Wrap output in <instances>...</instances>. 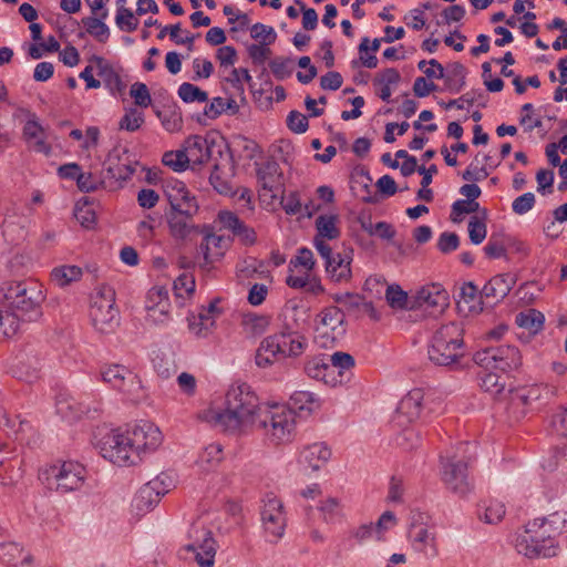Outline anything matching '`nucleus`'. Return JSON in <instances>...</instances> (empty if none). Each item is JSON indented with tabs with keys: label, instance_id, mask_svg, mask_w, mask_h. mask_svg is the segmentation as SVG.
I'll list each match as a JSON object with an SVG mask.
<instances>
[{
	"label": "nucleus",
	"instance_id": "obj_50",
	"mask_svg": "<svg viewBox=\"0 0 567 567\" xmlns=\"http://www.w3.org/2000/svg\"><path fill=\"white\" fill-rule=\"evenodd\" d=\"M178 96L185 103L206 102L208 100L207 92L188 82H185L179 85Z\"/></svg>",
	"mask_w": 567,
	"mask_h": 567
},
{
	"label": "nucleus",
	"instance_id": "obj_26",
	"mask_svg": "<svg viewBox=\"0 0 567 567\" xmlns=\"http://www.w3.org/2000/svg\"><path fill=\"white\" fill-rule=\"evenodd\" d=\"M106 177L114 181H127L135 173V168L128 163H121V151L114 147L104 162Z\"/></svg>",
	"mask_w": 567,
	"mask_h": 567
},
{
	"label": "nucleus",
	"instance_id": "obj_41",
	"mask_svg": "<svg viewBox=\"0 0 567 567\" xmlns=\"http://www.w3.org/2000/svg\"><path fill=\"white\" fill-rule=\"evenodd\" d=\"M305 372L312 379L323 380L328 383L330 375L326 354L316 355L309 359L305 364Z\"/></svg>",
	"mask_w": 567,
	"mask_h": 567
},
{
	"label": "nucleus",
	"instance_id": "obj_19",
	"mask_svg": "<svg viewBox=\"0 0 567 567\" xmlns=\"http://www.w3.org/2000/svg\"><path fill=\"white\" fill-rule=\"evenodd\" d=\"M424 409V392L413 389L405 394L396 408L395 421L403 426L417 420Z\"/></svg>",
	"mask_w": 567,
	"mask_h": 567
},
{
	"label": "nucleus",
	"instance_id": "obj_45",
	"mask_svg": "<svg viewBox=\"0 0 567 567\" xmlns=\"http://www.w3.org/2000/svg\"><path fill=\"white\" fill-rule=\"evenodd\" d=\"M505 379L495 372H484L480 377V386L483 391L493 395L499 394L505 389Z\"/></svg>",
	"mask_w": 567,
	"mask_h": 567
},
{
	"label": "nucleus",
	"instance_id": "obj_7",
	"mask_svg": "<svg viewBox=\"0 0 567 567\" xmlns=\"http://www.w3.org/2000/svg\"><path fill=\"white\" fill-rule=\"evenodd\" d=\"M275 445L290 443L296 433V414L285 405L265 408L256 423Z\"/></svg>",
	"mask_w": 567,
	"mask_h": 567
},
{
	"label": "nucleus",
	"instance_id": "obj_11",
	"mask_svg": "<svg viewBox=\"0 0 567 567\" xmlns=\"http://www.w3.org/2000/svg\"><path fill=\"white\" fill-rule=\"evenodd\" d=\"M467 461L457 458L456 454L441 456V480L446 488L460 497L473 491V482L467 473Z\"/></svg>",
	"mask_w": 567,
	"mask_h": 567
},
{
	"label": "nucleus",
	"instance_id": "obj_5",
	"mask_svg": "<svg viewBox=\"0 0 567 567\" xmlns=\"http://www.w3.org/2000/svg\"><path fill=\"white\" fill-rule=\"evenodd\" d=\"M545 518H535L525 525L524 533L515 542L517 551L528 558H550L557 555L558 544Z\"/></svg>",
	"mask_w": 567,
	"mask_h": 567
},
{
	"label": "nucleus",
	"instance_id": "obj_43",
	"mask_svg": "<svg viewBox=\"0 0 567 567\" xmlns=\"http://www.w3.org/2000/svg\"><path fill=\"white\" fill-rule=\"evenodd\" d=\"M320 322L331 329L332 331L338 330V328L344 324V312L341 308L337 306L326 307L319 313Z\"/></svg>",
	"mask_w": 567,
	"mask_h": 567
},
{
	"label": "nucleus",
	"instance_id": "obj_58",
	"mask_svg": "<svg viewBox=\"0 0 567 567\" xmlns=\"http://www.w3.org/2000/svg\"><path fill=\"white\" fill-rule=\"evenodd\" d=\"M486 224L474 216L468 221V236L474 245H480L486 238Z\"/></svg>",
	"mask_w": 567,
	"mask_h": 567
},
{
	"label": "nucleus",
	"instance_id": "obj_49",
	"mask_svg": "<svg viewBox=\"0 0 567 567\" xmlns=\"http://www.w3.org/2000/svg\"><path fill=\"white\" fill-rule=\"evenodd\" d=\"M74 217L85 228H92L96 223V214L94 208L85 200L78 202L74 208Z\"/></svg>",
	"mask_w": 567,
	"mask_h": 567
},
{
	"label": "nucleus",
	"instance_id": "obj_55",
	"mask_svg": "<svg viewBox=\"0 0 567 567\" xmlns=\"http://www.w3.org/2000/svg\"><path fill=\"white\" fill-rule=\"evenodd\" d=\"M218 221L223 226V228L229 230L233 233L234 236H236L241 227L245 225V223L239 219V217L230 212V210H220L218 213Z\"/></svg>",
	"mask_w": 567,
	"mask_h": 567
},
{
	"label": "nucleus",
	"instance_id": "obj_2",
	"mask_svg": "<svg viewBox=\"0 0 567 567\" xmlns=\"http://www.w3.org/2000/svg\"><path fill=\"white\" fill-rule=\"evenodd\" d=\"M250 385H231L225 395V409L213 416L214 425L229 433H241L255 425L262 412Z\"/></svg>",
	"mask_w": 567,
	"mask_h": 567
},
{
	"label": "nucleus",
	"instance_id": "obj_59",
	"mask_svg": "<svg viewBox=\"0 0 567 567\" xmlns=\"http://www.w3.org/2000/svg\"><path fill=\"white\" fill-rule=\"evenodd\" d=\"M115 23L121 31L133 32L138 27V19L131 9H127L122 10V13H116Z\"/></svg>",
	"mask_w": 567,
	"mask_h": 567
},
{
	"label": "nucleus",
	"instance_id": "obj_33",
	"mask_svg": "<svg viewBox=\"0 0 567 567\" xmlns=\"http://www.w3.org/2000/svg\"><path fill=\"white\" fill-rule=\"evenodd\" d=\"M318 511L327 524H339L344 518V507L339 498L327 497L320 501Z\"/></svg>",
	"mask_w": 567,
	"mask_h": 567
},
{
	"label": "nucleus",
	"instance_id": "obj_20",
	"mask_svg": "<svg viewBox=\"0 0 567 567\" xmlns=\"http://www.w3.org/2000/svg\"><path fill=\"white\" fill-rule=\"evenodd\" d=\"M515 284L516 279L511 274L496 275L484 285L481 298H484L485 305L495 306L509 293Z\"/></svg>",
	"mask_w": 567,
	"mask_h": 567
},
{
	"label": "nucleus",
	"instance_id": "obj_52",
	"mask_svg": "<svg viewBox=\"0 0 567 567\" xmlns=\"http://www.w3.org/2000/svg\"><path fill=\"white\" fill-rule=\"evenodd\" d=\"M209 182L214 189L223 195H228L231 193V186L229 182L223 176L221 165L216 161H214V167L209 176Z\"/></svg>",
	"mask_w": 567,
	"mask_h": 567
},
{
	"label": "nucleus",
	"instance_id": "obj_14",
	"mask_svg": "<svg viewBox=\"0 0 567 567\" xmlns=\"http://www.w3.org/2000/svg\"><path fill=\"white\" fill-rule=\"evenodd\" d=\"M192 540L185 548L195 554L199 567H213L216 555V542L212 532L205 526L194 524L188 533Z\"/></svg>",
	"mask_w": 567,
	"mask_h": 567
},
{
	"label": "nucleus",
	"instance_id": "obj_54",
	"mask_svg": "<svg viewBox=\"0 0 567 567\" xmlns=\"http://www.w3.org/2000/svg\"><path fill=\"white\" fill-rule=\"evenodd\" d=\"M130 95L140 107H148L152 103L150 90L145 83L135 82L132 84Z\"/></svg>",
	"mask_w": 567,
	"mask_h": 567
},
{
	"label": "nucleus",
	"instance_id": "obj_12",
	"mask_svg": "<svg viewBox=\"0 0 567 567\" xmlns=\"http://www.w3.org/2000/svg\"><path fill=\"white\" fill-rule=\"evenodd\" d=\"M260 519L267 540L277 543L285 534L287 519L282 502L272 494L262 499Z\"/></svg>",
	"mask_w": 567,
	"mask_h": 567
},
{
	"label": "nucleus",
	"instance_id": "obj_34",
	"mask_svg": "<svg viewBox=\"0 0 567 567\" xmlns=\"http://www.w3.org/2000/svg\"><path fill=\"white\" fill-rule=\"evenodd\" d=\"M161 498L158 492H155L148 484H144L133 499V507L137 514H145L152 511L159 503Z\"/></svg>",
	"mask_w": 567,
	"mask_h": 567
},
{
	"label": "nucleus",
	"instance_id": "obj_8",
	"mask_svg": "<svg viewBox=\"0 0 567 567\" xmlns=\"http://www.w3.org/2000/svg\"><path fill=\"white\" fill-rule=\"evenodd\" d=\"M115 293L111 288L96 291L91 298L90 318L94 329L112 333L120 324V312L115 307Z\"/></svg>",
	"mask_w": 567,
	"mask_h": 567
},
{
	"label": "nucleus",
	"instance_id": "obj_44",
	"mask_svg": "<svg viewBox=\"0 0 567 567\" xmlns=\"http://www.w3.org/2000/svg\"><path fill=\"white\" fill-rule=\"evenodd\" d=\"M243 326L245 332L250 337L262 334L268 326L269 318L266 316H258L255 313H248L243 318Z\"/></svg>",
	"mask_w": 567,
	"mask_h": 567
},
{
	"label": "nucleus",
	"instance_id": "obj_6",
	"mask_svg": "<svg viewBox=\"0 0 567 567\" xmlns=\"http://www.w3.org/2000/svg\"><path fill=\"white\" fill-rule=\"evenodd\" d=\"M307 346L306 338L293 331H282L266 337L259 344L255 362L259 368L266 369L275 362L287 357L300 355Z\"/></svg>",
	"mask_w": 567,
	"mask_h": 567
},
{
	"label": "nucleus",
	"instance_id": "obj_15",
	"mask_svg": "<svg viewBox=\"0 0 567 567\" xmlns=\"http://www.w3.org/2000/svg\"><path fill=\"white\" fill-rule=\"evenodd\" d=\"M85 467L73 461L63 462L60 465H52L49 470L56 491L69 493L79 489L84 483Z\"/></svg>",
	"mask_w": 567,
	"mask_h": 567
},
{
	"label": "nucleus",
	"instance_id": "obj_9",
	"mask_svg": "<svg viewBox=\"0 0 567 567\" xmlns=\"http://www.w3.org/2000/svg\"><path fill=\"white\" fill-rule=\"evenodd\" d=\"M473 360L486 370L508 374L522 364L519 350L514 346H497L481 349L474 353Z\"/></svg>",
	"mask_w": 567,
	"mask_h": 567
},
{
	"label": "nucleus",
	"instance_id": "obj_60",
	"mask_svg": "<svg viewBox=\"0 0 567 567\" xmlns=\"http://www.w3.org/2000/svg\"><path fill=\"white\" fill-rule=\"evenodd\" d=\"M291 60L288 58H275L270 61L269 68L274 74V76L277 80H285L286 78L290 76L291 69H290Z\"/></svg>",
	"mask_w": 567,
	"mask_h": 567
},
{
	"label": "nucleus",
	"instance_id": "obj_39",
	"mask_svg": "<svg viewBox=\"0 0 567 567\" xmlns=\"http://www.w3.org/2000/svg\"><path fill=\"white\" fill-rule=\"evenodd\" d=\"M330 375L338 372L342 377L346 372L354 367V359L351 354L346 352H334L333 354H326Z\"/></svg>",
	"mask_w": 567,
	"mask_h": 567
},
{
	"label": "nucleus",
	"instance_id": "obj_47",
	"mask_svg": "<svg viewBox=\"0 0 567 567\" xmlns=\"http://www.w3.org/2000/svg\"><path fill=\"white\" fill-rule=\"evenodd\" d=\"M480 209V203L473 199H457L451 207V220L461 223L463 215L476 213Z\"/></svg>",
	"mask_w": 567,
	"mask_h": 567
},
{
	"label": "nucleus",
	"instance_id": "obj_21",
	"mask_svg": "<svg viewBox=\"0 0 567 567\" xmlns=\"http://www.w3.org/2000/svg\"><path fill=\"white\" fill-rule=\"evenodd\" d=\"M330 457V447L324 442H317L300 451L298 463L306 472H317L328 463Z\"/></svg>",
	"mask_w": 567,
	"mask_h": 567
},
{
	"label": "nucleus",
	"instance_id": "obj_31",
	"mask_svg": "<svg viewBox=\"0 0 567 567\" xmlns=\"http://www.w3.org/2000/svg\"><path fill=\"white\" fill-rule=\"evenodd\" d=\"M351 257L336 254L332 259L328 260L326 271L336 282L347 281L351 278Z\"/></svg>",
	"mask_w": 567,
	"mask_h": 567
},
{
	"label": "nucleus",
	"instance_id": "obj_61",
	"mask_svg": "<svg viewBox=\"0 0 567 567\" xmlns=\"http://www.w3.org/2000/svg\"><path fill=\"white\" fill-rule=\"evenodd\" d=\"M553 533L558 536L567 529V509L557 511L544 517Z\"/></svg>",
	"mask_w": 567,
	"mask_h": 567
},
{
	"label": "nucleus",
	"instance_id": "obj_22",
	"mask_svg": "<svg viewBox=\"0 0 567 567\" xmlns=\"http://www.w3.org/2000/svg\"><path fill=\"white\" fill-rule=\"evenodd\" d=\"M55 408L61 417L73 422L82 419L83 416L94 417V414L100 411V403H96L94 406H90L87 403L78 401L72 396H61L58 399Z\"/></svg>",
	"mask_w": 567,
	"mask_h": 567
},
{
	"label": "nucleus",
	"instance_id": "obj_56",
	"mask_svg": "<svg viewBox=\"0 0 567 567\" xmlns=\"http://www.w3.org/2000/svg\"><path fill=\"white\" fill-rule=\"evenodd\" d=\"M483 97L484 92L482 90H472L470 92H466L456 100H451L447 104H445V107H456L458 110H464L465 107L473 105Z\"/></svg>",
	"mask_w": 567,
	"mask_h": 567
},
{
	"label": "nucleus",
	"instance_id": "obj_40",
	"mask_svg": "<svg viewBox=\"0 0 567 567\" xmlns=\"http://www.w3.org/2000/svg\"><path fill=\"white\" fill-rule=\"evenodd\" d=\"M385 299L391 308L414 309V298L410 299L408 293L398 285L389 286L385 291Z\"/></svg>",
	"mask_w": 567,
	"mask_h": 567
},
{
	"label": "nucleus",
	"instance_id": "obj_37",
	"mask_svg": "<svg viewBox=\"0 0 567 567\" xmlns=\"http://www.w3.org/2000/svg\"><path fill=\"white\" fill-rule=\"evenodd\" d=\"M106 16L107 12H103L101 18L87 17L82 19L86 32L101 43H105L110 38V29L103 21Z\"/></svg>",
	"mask_w": 567,
	"mask_h": 567
},
{
	"label": "nucleus",
	"instance_id": "obj_53",
	"mask_svg": "<svg viewBox=\"0 0 567 567\" xmlns=\"http://www.w3.org/2000/svg\"><path fill=\"white\" fill-rule=\"evenodd\" d=\"M250 35L255 40H260L261 44L269 45L277 39V33L272 27L257 22L250 29Z\"/></svg>",
	"mask_w": 567,
	"mask_h": 567
},
{
	"label": "nucleus",
	"instance_id": "obj_13",
	"mask_svg": "<svg viewBox=\"0 0 567 567\" xmlns=\"http://www.w3.org/2000/svg\"><path fill=\"white\" fill-rule=\"evenodd\" d=\"M225 150L228 151L227 146L217 143L215 138L193 135L185 141L184 151L187 154L189 162H193L194 164H203L209 159L216 161L215 154L220 158L225 157V161L229 164L231 162V155L229 153L224 155Z\"/></svg>",
	"mask_w": 567,
	"mask_h": 567
},
{
	"label": "nucleus",
	"instance_id": "obj_51",
	"mask_svg": "<svg viewBox=\"0 0 567 567\" xmlns=\"http://www.w3.org/2000/svg\"><path fill=\"white\" fill-rule=\"evenodd\" d=\"M162 162L175 172H183L187 168L189 158L185 151H169L164 153Z\"/></svg>",
	"mask_w": 567,
	"mask_h": 567
},
{
	"label": "nucleus",
	"instance_id": "obj_29",
	"mask_svg": "<svg viewBox=\"0 0 567 567\" xmlns=\"http://www.w3.org/2000/svg\"><path fill=\"white\" fill-rule=\"evenodd\" d=\"M23 135L33 151L49 155L51 146L44 141V130L35 118H29L23 127Z\"/></svg>",
	"mask_w": 567,
	"mask_h": 567
},
{
	"label": "nucleus",
	"instance_id": "obj_4",
	"mask_svg": "<svg viewBox=\"0 0 567 567\" xmlns=\"http://www.w3.org/2000/svg\"><path fill=\"white\" fill-rule=\"evenodd\" d=\"M464 352L463 330L455 322L441 326L434 332L427 349L431 362L449 368L457 365Z\"/></svg>",
	"mask_w": 567,
	"mask_h": 567
},
{
	"label": "nucleus",
	"instance_id": "obj_42",
	"mask_svg": "<svg viewBox=\"0 0 567 567\" xmlns=\"http://www.w3.org/2000/svg\"><path fill=\"white\" fill-rule=\"evenodd\" d=\"M82 274V269L78 266H61L52 270L51 279L56 286L65 287L72 281L79 280Z\"/></svg>",
	"mask_w": 567,
	"mask_h": 567
},
{
	"label": "nucleus",
	"instance_id": "obj_63",
	"mask_svg": "<svg viewBox=\"0 0 567 567\" xmlns=\"http://www.w3.org/2000/svg\"><path fill=\"white\" fill-rule=\"evenodd\" d=\"M484 252L488 258L497 259L506 255V245L504 239L492 235L484 247Z\"/></svg>",
	"mask_w": 567,
	"mask_h": 567
},
{
	"label": "nucleus",
	"instance_id": "obj_10",
	"mask_svg": "<svg viewBox=\"0 0 567 567\" xmlns=\"http://www.w3.org/2000/svg\"><path fill=\"white\" fill-rule=\"evenodd\" d=\"M101 377L105 383L122 392L132 402H137L144 396L140 378L125 365H105L101 369Z\"/></svg>",
	"mask_w": 567,
	"mask_h": 567
},
{
	"label": "nucleus",
	"instance_id": "obj_16",
	"mask_svg": "<svg viewBox=\"0 0 567 567\" xmlns=\"http://www.w3.org/2000/svg\"><path fill=\"white\" fill-rule=\"evenodd\" d=\"M256 174L260 185V195L271 199L282 195L285 182L282 171L274 158H268L261 164L256 163Z\"/></svg>",
	"mask_w": 567,
	"mask_h": 567
},
{
	"label": "nucleus",
	"instance_id": "obj_46",
	"mask_svg": "<svg viewBox=\"0 0 567 567\" xmlns=\"http://www.w3.org/2000/svg\"><path fill=\"white\" fill-rule=\"evenodd\" d=\"M21 318L13 310H0V337H12L19 329Z\"/></svg>",
	"mask_w": 567,
	"mask_h": 567
},
{
	"label": "nucleus",
	"instance_id": "obj_35",
	"mask_svg": "<svg viewBox=\"0 0 567 567\" xmlns=\"http://www.w3.org/2000/svg\"><path fill=\"white\" fill-rule=\"evenodd\" d=\"M467 71L461 62H453L447 65V72H444V80L447 90L452 93H458L463 90L466 82Z\"/></svg>",
	"mask_w": 567,
	"mask_h": 567
},
{
	"label": "nucleus",
	"instance_id": "obj_38",
	"mask_svg": "<svg viewBox=\"0 0 567 567\" xmlns=\"http://www.w3.org/2000/svg\"><path fill=\"white\" fill-rule=\"evenodd\" d=\"M544 322V315L536 309H528L527 311L519 312L516 316L517 326L534 333L543 329Z\"/></svg>",
	"mask_w": 567,
	"mask_h": 567
},
{
	"label": "nucleus",
	"instance_id": "obj_64",
	"mask_svg": "<svg viewBox=\"0 0 567 567\" xmlns=\"http://www.w3.org/2000/svg\"><path fill=\"white\" fill-rule=\"evenodd\" d=\"M287 126L297 134L305 133L309 127L308 117L298 111H291L287 116Z\"/></svg>",
	"mask_w": 567,
	"mask_h": 567
},
{
	"label": "nucleus",
	"instance_id": "obj_28",
	"mask_svg": "<svg viewBox=\"0 0 567 567\" xmlns=\"http://www.w3.org/2000/svg\"><path fill=\"white\" fill-rule=\"evenodd\" d=\"M0 560L9 567L30 564L32 555L27 553L23 546L17 542H3L0 544Z\"/></svg>",
	"mask_w": 567,
	"mask_h": 567
},
{
	"label": "nucleus",
	"instance_id": "obj_57",
	"mask_svg": "<svg viewBox=\"0 0 567 567\" xmlns=\"http://www.w3.org/2000/svg\"><path fill=\"white\" fill-rule=\"evenodd\" d=\"M144 123V116L135 109H130L120 121V128L128 132L137 131Z\"/></svg>",
	"mask_w": 567,
	"mask_h": 567
},
{
	"label": "nucleus",
	"instance_id": "obj_62",
	"mask_svg": "<svg viewBox=\"0 0 567 567\" xmlns=\"http://www.w3.org/2000/svg\"><path fill=\"white\" fill-rule=\"evenodd\" d=\"M536 198L530 192L524 193L512 203V209L517 215H524L533 209Z\"/></svg>",
	"mask_w": 567,
	"mask_h": 567
},
{
	"label": "nucleus",
	"instance_id": "obj_36",
	"mask_svg": "<svg viewBox=\"0 0 567 567\" xmlns=\"http://www.w3.org/2000/svg\"><path fill=\"white\" fill-rule=\"evenodd\" d=\"M317 235L315 238L333 240L340 236V229L337 227V217L334 215H320L316 219Z\"/></svg>",
	"mask_w": 567,
	"mask_h": 567
},
{
	"label": "nucleus",
	"instance_id": "obj_25",
	"mask_svg": "<svg viewBox=\"0 0 567 567\" xmlns=\"http://www.w3.org/2000/svg\"><path fill=\"white\" fill-rule=\"evenodd\" d=\"M200 234H203V241L198 247V254L203 256L206 265H210L224 255L226 240L223 236L214 234L207 226H204Z\"/></svg>",
	"mask_w": 567,
	"mask_h": 567
},
{
	"label": "nucleus",
	"instance_id": "obj_23",
	"mask_svg": "<svg viewBox=\"0 0 567 567\" xmlns=\"http://www.w3.org/2000/svg\"><path fill=\"white\" fill-rule=\"evenodd\" d=\"M92 61L96 65L97 76L103 83L104 87L112 96L122 95L126 89V83L123 81L120 73L102 56L94 55Z\"/></svg>",
	"mask_w": 567,
	"mask_h": 567
},
{
	"label": "nucleus",
	"instance_id": "obj_27",
	"mask_svg": "<svg viewBox=\"0 0 567 567\" xmlns=\"http://www.w3.org/2000/svg\"><path fill=\"white\" fill-rule=\"evenodd\" d=\"M166 218L172 236L176 239L190 238L193 234H199L202 230L193 223V216H186L176 213H166Z\"/></svg>",
	"mask_w": 567,
	"mask_h": 567
},
{
	"label": "nucleus",
	"instance_id": "obj_48",
	"mask_svg": "<svg viewBox=\"0 0 567 567\" xmlns=\"http://www.w3.org/2000/svg\"><path fill=\"white\" fill-rule=\"evenodd\" d=\"M505 516V506L498 501H491L484 506L483 513L478 512V517L486 524H497Z\"/></svg>",
	"mask_w": 567,
	"mask_h": 567
},
{
	"label": "nucleus",
	"instance_id": "obj_24",
	"mask_svg": "<svg viewBox=\"0 0 567 567\" xmlns=\"http://www.w3.org/2000/svg\"><path fill=\"white\" fill-rule=\"evenodd\" d=\"M336 303L340 305L346 315L359 317L361 313H369L372 318L377 319L375 309L372 302H368L359 293L344 292L336 293L332 296Z\"/></svg>",
	"mask_w": 567,
	"mask_h": 567
},
{
	"label": "nucleus",
	"instance_id": "obj_30",
	"mask_svg": "<svg viewBox=\"0 0 567 567\" xmlns=\"http://www.w3.org/2000/svg\"><path fill=\"white\" fill-rule=\"evenodd\" d=\"M411 539H412V546L415 550L427 555V547H429L431 550V553L429 555L431 557H435L437 555L435 534L431 533L426 527H424V526L413 527V529L411 530Z\"/></svg>",
	"mask_w": 567,
	"mask_h": 567
},
{
	"label": "nucleus",
	"instance_id": "obj_17",
	"mask_svg": "<svg viewBox=\"0 0 567 567\" xmlns=\"http://www.w3.org/2000/svg\"><path fill=\"white\" fill-rule=\"evenodd\" d=\"M415 308L423 309L430 316H439L449 307V293L440 285L423 287L414 297Z\"/></svg>",
	"mask_w": 567,
	"mask_h": 567
},
{
	"label": "nucleus",
	"instance_id": "obj_1",
	"mask_svg": "<svg viewBox=\"0 0 567 567\" xmlns=\"http://www.w3.org/2000/svg\"><path fill=\"white\" fill-rule=\"evenodd\" d=\"M162 433L151 422H142L124 432L114 430L105 434L97 443L101 455L118 466L134 465L141 454L154 451L162 444Z\"/></svg>",
	"mask_w": 567,
	"mask_h": 567
},
{
	"label": "nucleus",
	"instance_id": "obj_32",
	"mask_svg": "<svg viewBox=\"0 0 567 567\" xmlns=\"http://www.w3.org/2000/svg\"><path fill=\"white\" fill-rule=\"evenodd\" d=\"M401 81L400 72L394 68H388L380 72L373 80L374 85L380 86L379 97L389 103L392 95V85H396Z\"/></svg>",
	"mask_w": 567,
	"mask_h": 567
},
{
	"label": "nucleus",
	"instance_id": "obj_18",
	"mask_svg": "<svg viewBox=\"0 0 567 567\" xmlns=\"http://www.w3.org/2000/svg\"><path fill=\"white\" fill-rule=\"evenodd\" d=\"M165 195L171 205L169 213L193 217L198 213L196 198L190 195L184 183L175 182L173 185H167Z\"/></svg>",
	"mask_w": 567,
	"mask_h": 567
},
{
	"label": "nucleus",
	"instance_id": "obj_3",
	"mask_svg": "<svg viewBox=\"0 0 567 567\" xmlns=\"http://www.w3.org/2000/svg\"><path fill=\"white\" fill-rule=\"evenodd\" d=\"M44 300L40 287L32 281H6L0 286V302L18 313L23 321H35L42 316Z\"/></svg>",
	"mask_w": 567,
	"mask_h": 567
}]
</instances>
